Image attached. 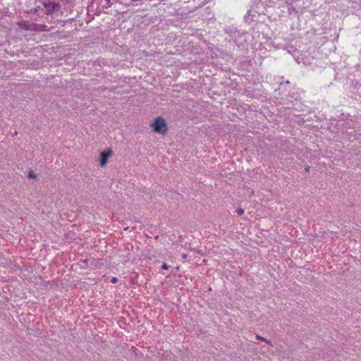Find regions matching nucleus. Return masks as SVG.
<instances>
[{"label": "nucleus", "instance_id": "1", "mask_svg": "<svg viewBox=\"0 0 361 361\" xmlns=\"http://www.w3.org/2000/svg\"><path fill=\"white\" fill-rule=\"evenodd\" d=\"M152 126L154 131L158 133L164 134L168 130L166 123L164 118L161 116H158L154 119Z\"/></svg>", "mask_w": 361, "mask_h": 361}, {"label": "nucleus", "instance_id": "2", "mask_svg": "<svg viewBox=\"0 0 361 361\" xmlns=\"http://www.w3.org/2000/svg\"><path fill=\"white\" fill-rule=\"evenodd\" d=\"M42 4L46 8L44 13L48 16L54 14L61 8V4L59 3L53 2L50 0H43L42 1Z\"/></svg>", "mask_w": 361, "mask_h": 361}, {"label": "nucleus", "instance_id": "3", "mask_svg": "<svg viewBox=\"0 0 361 361\" xmlns=\"http://www.w3.org/2000/svg\"><path fill=\"white\" fill-rule=\"evenodd\" d=\"M113 154L111 149L109 148L106 151H103L100 154V166L104 167L108 161V159Z\"/></svg>", "mask_w": 361, "mask_h": 361}, {"label": "nucleus", "instance_id": "4", "mask_svg": "<svg viewBox=\"0 0 361 361\" xmlns=\"http://www.w3.org/2000/svg\"><path fill=\"white\" fill-rule=\"evenodd\" d=\"M19 26L21 29L24 30H30L33 31L32 23H28L27 22H22L19 24Z\"/></svg>", "mask_w": 361, "mask_h": 361}, {"label": "nucleus", "instance_id": "5", "mask_svg": "<svg viewBox=\"0 0 361 361\" xmlns=\"http://www.w3.org/2000/svg\"><path fill=\"white\" fill-rule=\"evenodd\" d=\"M32 26H33V28H35V29H33V31L39 32V31H46V30H47L46 29L47 28V25H40V24L32 23Z\"/></svg>", "mask_w": 361, "mask_h": 361}, {"label": "nucleus", "instance_id": "6", "mask_svg": "<svg viewBox=\"0 0 361 361\" xmlns=\"http://www.w3.org/2000/svg\"><path fill=\"white\" fill-rule=\"evenodd\" d=\"M256 338H257V339H258V340L263 341L266 342V343H268V344H270V343H271V342H270L269 341H268V340H267V338H265L262 337L261 336L257 335V336H256Z\"/></svg>", "mask_w": 361, "mask_h": 361}, {"label": "nucleus", "instance_id": "7", "mask_svg": "<svg viewBox=\"0 0 361 361\" xmlns=\"http://www.w3.org/2000/svg\"><path fill=\"white\" fill-rule=\"evenodd\" d=\"M27 177L30 179L35 178L37 177V175L32 171H30L28 173Z\"/></svg>", "mask_w": 361, "mask_h": 361}, {"label": "nucleus", "instance_id": "8", "mask_svg": "<svg viewBox=\"0 0 361 361\" xmlns=\"http://www.w3.org/2000/svg\"><path fill=\"white\" fill-rule=\"evenodd\" d=\"M236 212L238 215H242L244 213V210L241 208H239L236 210Z\"/></svg>", "mask_w": 361, "mask_h": 361}, {"label": "nucleus", "instance_id": "9", "mask_svg": "<svg viewBox=\"0 0 361 361\" xmlns=\"http://www.w3.org/2000/svg\"><path fill=\"white\" fill-rule=\"evenodd\" d=\"M161 268L164 270H167L169 269V266L168 264H166V263H164Z\"/></svg>", "mask_w": 361, "mask_h": 361}, {"label": "nucleus", "instance_id": "10", "mask_svg": "<svg viewBox=\"0 0 361 361\" xmlns=\"http://www.w3.org/2000/svg\"><path fill=\"white\" fill-rule=\"evenodd\" d=\"M118 281V279L116 277H113L111 279V282L113 283H116Z\"/></svg>", "mask_w": 361, "mask_h": 361}, {"label": "nucleus", "instance_id": "11", "mask_svg": "<svg viewBox=\"0 0 361 361\" xmlns=\"http://www.w3.org/2000/svg\"><path fill=\"white\" fill-rule=\"evenodd\" d=\"M105 1H106L107 4H110L111 0H105Z\"/></svg>", "mask_w": 361, "mask_h": 361}, {"label": "nucleus", "instance_id": "12", "mask_svg": "<svg viewBox=\"0 0 361 361\" xmlns=\"http://www.w3.org/2000/svg\"><path fill=\"white\" fill-rule=\"evenodd\" d=\"M309 170H310V167H309V166H307V167L305 169V171H309Z\"/></svg>", "mask_w": 361, "mask_h": 361}]
</instances>
